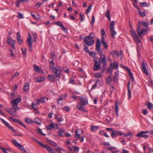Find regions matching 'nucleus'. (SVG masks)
<instances>
[{
    "mask_svg": "<svg viewBox=\"0 0 153 153\" xmlns=\"http://www.w3.org/2000/svg\"><path fill=\"white\" fill-rule=\"evenodd\" d=\"M128 94V98L130 99L131 97V92L130 90V82H129L127 85Z\"/></svg>",
    "mask_w": 153,
    "mask_h": 153,
    "instance_id": "nucleus-23",
    "label": "nucleus"
},
{
    "mask_svg": "<svg viewBox=\"0 0 153 153\" xmlns=\"http://www.w3.org/2000/svg\"><path fill=\"white\" fill-rule=\"evenodd\" d=\"M12 142L16 147L18 149L20 148V149L23 153H27L25 149L23 147V146L20 143H18L15 139L13 140Z\"/></svg>",
    "mask_w": 153,
    "mask_h": 153,
    "instance_id": "nucleus-6",
    "label": "nucleus"
},
{
    "mask_svg": "<svg viewBox=\"0 0 153 153\" xmlns=\"http://www.w3.org/2000/svg\"><path fill=\"white\" fill-rule=\"evenodd\" d=\"M92 6V5H90L89 7H88L86 10L85 11V13L86 14H88L91 10V7Z\"/></svg>",
    "mask_w": 153,
    "mask_h": 153,
    "instance_id": "nucleus-51",
    "label": "nucleus"
},
{
    "mask_svg": "<svg viewBox=\"0 0 153 153\" xmlns=\"http://www.w3.org/2000/svg\"><path fill=\"white\" fill-rule=\"evenodd\" d=\"M94 65L93 67L94 70V71H97L99 70L100 69L102 70L101 72L102 73L104 71L102 72V69L101 68L102 66L101 67H100L101 65V62H102L101 59L100 58V59L98 58H96L94 60Z\"/></svg>",
    "mask_w": 153,
    "mask_h": 153,
    "instance_id": "nucleus-4",
    "label": "nucleus"
},
{
    "mask_svg": "<svg viewBox=\"0 0 153 153\" xmlns=\"http://www.w3.org/2000/svg\"><path fill=\"white\" fill-rule=\"evenodd\" d=\"M5 125L10 130L14 132H16V131L14 129L12 126H10L9 124L7 122Z\"/></svg>",
    "mask_w": 153,
    "mask_h": 153,
    "instance_id": "nucleus-26",
    "label": "nucleus"
},
{
    "mask_svg": "<svg viewBox=\"0 0 153 153\" xmlns=\"http://www.w3.org/2000/svg\"><path fill=\"white\" fill-rule=\"evenodd\" d=\"M105 31L103 29H101V34L102 36L101 38H102L103 37V39H104V35H105Z\"/></svg>",
    "mask_w": 153,
    "mask_h": 153,
    "instance_id": "nucleus-52",
    "label": "nucleus"
},
{
    "mask_svg": "<svg viewBox=\"0 0 153 153\" xmlns=\"http://www.w3.org/2000/svg\"><path fill=\"white\" fill-rule=\"evenodd\" d=\"M130 32L133 37L137 35L135 30L133 29H132Z\"/></svg>",
    "mask_w": 153,
    "mask_h": 153,
    "instance_id": "nucleus-43",
    "label": "nucleus"
},
{
    "mask_svg": "<svg viewBox=\"0 0 153 153\" xmlns=\"http://www.w3.org/2000/svg\"><path fill=\"white\" fill-rule=\"evenodd\" d=\"M11 104L12 106V108L14 110L15 112H16L18 109H19V108L18 107V105H13L12 103Z\"/></svg>",
    "mask_w": 153,
    "mask_h": 153,
    "instance_id": "nucleus-30",
    "label": "nucleus"
},
{
    "mask_svg": "<svg viewBox=\"0 0 153 153\" xmlns=\"http://www.w3.org/2000/svg\"><path fill=\"white\" fill-rule=\"evenodd\" d=\"M37 79V82H40L44 81L45 79V78L43 77H38Z\"/></svg>",
    "mask_w": 153,
    "mask_h": 153,
    "instance_id": "nucleus-40",
    "label": "nucleus"
},
{
    "mask_svg": "<svg viewBox=\"0 0 153 153\" xmlns=\"http://www.w3.org/2000/svg\"><path fill=\"white\" fill-rule=\"evenodd\" d=\"M99 128V126H92L91 127V130L92 131H94L97 130Z\"/></svg>",
    "mask_w": 153,
    "mask_h": 153,
    "instance_id": "nucleus-39",
    "label": "nucleus"
},
{
    "mask_svg": "<svg viewBox=\"0 0 153 153\" xmlns=\"http://www.w3.org/2000/svg\"><path fill=\"white\" fill-rule=\"evenodd\" d=\"M17 17L20 19L24 18L23 17V15L19 12H18V14L17 16Z\"/></svg>",
    "mask_w": 153,
    "mask_h": 153,
    "instance_id": "nucleus-58",
    "label": "nucleus"
},
{
    "mask_svg": "<svg viewBox=\"0 0 153 153\" xmlns=\"http://www.w3.org/2000/svg\"><path fill=\"white\" fill-rule=\"evenodd\" d=\"M25 122L27 124L33 123L32 120L28 118H25Z\"/></svg>",
    "mask_w": 153,
    "mask_h": 153,
    "instance_id": "nucleus-41",
    "label": "nucleus"
},
{
    "mask_svg": "<svg viewBox=\"0 0 153 153\" xmlns=\"http://www.w3.org/2000/svg\"><path fill=\"white\" fill-rule=\"evenodd\" d=\"M83 106L84 105H82L79 104L76 106L77 108L78 109L79 111H83L84 112H87V111L84 109L83 108Z\"/></svg>",
    "mask_w": 153,
    "mask_h": 153,
    "instance_id": "nucleus-18",
    "label": "nucleus"
},
{
    "mask_svg": "<svg viewBox=\"0 0 153 153\" xmlns=\"http://www.w3.org/2000/svg\"><path fill=\"white\" fill-rule=\"evenodd\" d=\"M30 85L28 83L26 82L23 88L24 92H26L29 90Z\"/></svg>",
    "mask_w": 153,
    "mask_h": 153,
    "instance_id": "nucleus-22",
    "label": "nucleus"
},
{
    "mask_svg": "<svg viewBox=\"0 0 153 153\" xmlns=\"http://www.w3.org/2000/svg\"><path fill=\"white\" fill-rule=\"evenodd\" d=\"M114 21H112L110 22V30L111 32V37L113 39L115 38L114 35L117 33V32L114 30Z\"/></svg>",
    "mask_w": 153,
    "mask_h": 153,
    "instance_id": "nucleus-7",
    "label": "nucleus"
},
{
    "mask_svg": "<svg viewBox=\"0 0 153 153\" xmlns=\"http://www.w3.org/2000/svg\"><path fill=\"white\" fill-rule=\"evenodd\" d=\"M144 133H143L142 131L140 132L138 134H137L136 135L137 137H139L140 138H148L149 136L148 135H145Z\"/></svg>",
    "mask_w": 153,
    "mask_h": 153,
    "instance_id": "nucleus-14",
    "label": "nucleus"
},
{
    "mask_svg": "<svg viewBox=\"0 0 153 153\" xmlns=\"http://www.w3.org/2000/svg\"><path fill=\"white\" fill-rule=\"evenodd\" d=\"M55 24L58 26L60 27H62L63 25L61 22H55Z\"/></svg>",
    "mask_w": 153,
    "mask_h": 153,
    "instance_id": "nucleus-49",
    "label": "nucleus"
},
{
    "mask_svg": "<svg viewBox=\"0 0 153 153\" xmlns=\"http://www.w3.org/2000/svg\"><path fill=\"white\" fill-rule=\"evenodd\" d=\"M111 77L110 76H108L106 79V83L108 85L111 84Z\"/></svg>",
    "mask_w": 153,
    "mask_h": 153,
    "instance_id": "nucleus-32",
    "label": "nucleus"
},
{
    "mask_svg": "<svg viewBox=\"0 0 153 153\" xmlns=\"http://www.w3.org/2000/svg\"><path fill=\"white\" fill-rule=\"evenodd\" d=\"M15 41H16L15 40H12L11 42V43L9 44V45H11L13 48H15Z\"/></svg>",
    "mask_w": 153,
    "mask_h": 153,
    "instance_id": "nucleus-50",
    "label": "nucleus"
},
{
    "mask_svg": "<svg viewBox=\"0 0 153 153\" xmlns=\"http://www.w3.org/2000/svg\"><path fill=\"white\" fill-rule=\"evenodd\" d=\"M0 149H1L4 153H10V152L8 149H6L0 147Z\"/></svg>",
    "mask_w": 153,
    "mask_h": 153,
    "instance_id": "nucleus-36",
    "label": "nucleus"
},
{
    "mask_svg": "<svg viewBox=\"0 0 153 153\" xmlns=\"http://www.w3.org/2000/svg\"><path fill=\"white\" fill-rule=\"evenodd\" d=\"M123 134V133L120 131H112L111 134V136L113 138H116L117 136V135H121Z\"/></svg>",
    "mask_w": 153,
    "mask_h": 153,
    "instance_id": "nucleus-10",
    "label": "nucleus"
},
{
    "mask_svg": "<svg viewBox=\"0 0 153 153\" xmlns=\"http://www.w3.org/2000/svg\"><path fill=\"white\" fill-rule=\"evenodd\" d=\"M111 66H112L113 68L116 69H118L119 67L118 63L115 62H114L113 64H111Z\"/></svg>",
    "mask_w": 153,
    "mask_h": 153,
    "instance_id": "nucleus-29",
    "label": "nucleus"
},
{
    "mask_svg": "<svg viewBox=\"0 0 153 153\" xmlns=\"http://www.w3.org/2000/svg\"><path fill=\"white\" fill-rule=\"evenodd\" d=\"M88 54L89 55L94 57H95L97 56V53H96L94 52H89Z\"/></svg>",
    "mask_w": 153,
    "mask_h": 153,
    "instance_id": "nucleus-46",
    "label": "nucleus"
},
{
    "mask_svg": "<svg viewBox=\"0 0 153 153\" xmlns=\"http://www.w3.org/2000/svg\"><path fill=\"white\" fill-rule=\"evenodd\" d=\"M83 131L81 129H77L75 131V139L78 140L80 137L81 135L83 133Z\"/></svg>",
    "mask_w": 153,
    "mask_h": 153,
    "instance_id": "nucleus-9",
    "label": "nucleus"
},
{
    "mask_svg": "<svg viewBox=\"0 0 153 153\" xmlns=\"http://www.w3.org/2000/svg\"><path fill=\"white\" fill-rule=\"evenodd\" d=\"M84 51L86 52L89 53V52H90V51H89V50L88 49V46L85 45V44H84Z\"/></svg>",
    "mask_w": 153,
    "mask_h": 153,
    "instance_id": "nucleus-45",
    "label": "nucleus"
},
{
    "mask_svg": "<svg viewBox=\"0 0 153 153\" xmlns=\"http://www.w3.org/2000/svg\"><path fill=\"white\" fill-rule=\"evenodd\" d=\"M79 100L81 102L79 104L85 105L87 104L88 101L87 99L85 97H79Z\"/></svg>",
    "mask_w": 153,
    "mask_h": 153,
    "instance_id": "nucleus-13",
    "label": "nucleus"
},
{
    "mask_svg": "<svg viewBox=\"0 0 153 153\" xmlns=\"http://www.w3.org/2000/svg\"><path fill=\"white\" fill-rule=\"evenodd\" d=\"M28 41H27V43H29L31 45V42H32V36L30 34L28 33Z\"/></svg>",
    "mask_w": 153,
    "mask_h": 153,
    "instance_id": "nucleus-34",
    "label": "nucleus"
},
{
    "mask_svg": "<svg viewBox=\"0 0 153 153\" xmlns=\"http://www.w3.org/2000/svg\"><path fill=\"white\" fill-rule=\"evenodd\" d=\"M133 39L134 41L136 42L139 43H140L141 42V41L138 37L137 35L133 37Z\"/></svg>",
    "mask_w": 153,
    "mask_h": 153,
    "instance_id": "nucleus-31",
    "label": "nucleus"
},
{
    "mask_svg": "<svg viewBox=\"0 0 153 153\" xmlns=\"http://www.w3.org/2000/svg\"><path fill=\"white\" fill-rule=\"evenodd\" d=\"M12 41V38L10 36H8L7 38V43L9 44L11 43V42Z\"/></svg>",
    "mask_w": 153,
    "mask_h": 153,
    "instance_id": "nucleus-62",
    "label": "nucleus"
},
{
    "mask_svg": "<svg viewBox=\"0 0 153 153\" xmlns=\"http://www.w3.org/2000/svg\"><path fill=\"white\" fill-rule=\"evenodd\" d=\"M50 69L52 71L53 74L52 75L49 74L48 75V79L49 80L53 82H55V79L59 81L61 77V74L62 72V69L60 67L57 68L56 67L51 66Z\"/></svg>",
    "mask_w": 153,
    "mask_h": 153,
    "instance_id": "nucleus-2",
    "label": "nucleus"
},
{
    "mask_svg": "<svg viewBox=\"0 0 153 153\" xmlns=\"http://www.w3.org/2000/svg\"><path fill=\"white\" fill-rule=\"evenodd\" d=\"M63 70L64 71L65 73L68 74L69 73V71L68 68L66 67H64L63 68Z\"/></svg>",
    "mask_w": 153,
    "mask_h": 153,
    "instance_id": "nucleus-59",
    "label": "nucleus"
},
{
    "mask_svg": "<svg viewBox=\"0 0 153 153\" xmlns=\"http://www.w3.org/2000/svg\"><path fill=\"white\" fill-rule=\"evenodd\" d=\"M141 26V22L139 21L138 22L137 28V32L139 36H140L143 35H146L148 33L147 29H144L143 28H141V31H140Z\"/></svg>",
    "mask_w": 153,
    "mask_h": 153,
    "instance_id": "nucleus-5",
    "label": "nucleus"
},
{
    "mask_svg": "<svg viewBox=\"0 0 153 153\" xmlns=\"http://www.w3.org/2000/svg\"><path fill=\"white\" fill-rule=\"evenodd\" d=\"M10 110L9 109H8L7 108H4V110H5L7 112H8L9 113H10H10H11V112H12V108H10Z\"/></svg>",
    "mask_w": 153,
    "mask_h": 153,
    "instance_id": "nucleus-60",
    "label": "nucleus"
},
{
    "mask_svg": "<svg viewBox=\"0 0 153 153\" xmlns=\"http://www.w3.org/2000/svg\"><path fill=\"white\" fill-rule=\"evenodd\" d=\"M111 54L113 57H115L116 56L118 57L119 56V53L117 51H112L111 52Z\"/></svg>",
    "mask_w": 153,
    "mask_h": 153,
    "instance_id": "nucleus-28",
    "label": "nucleus"
},
{
    "mask_svg": "<svg viewBox=\"0 0 153 153\" xmlns=\"http://www.w3.org/2000/svg\"><path fill=\"white\" fill-rule=\"evenodd\" d=\"M31 107L35 110H36L38 109L37 106L34 104L33 102H32L31 104Z\"/></svg>",
    "mask_w": 153,
    "mask_h": 153,
    "instance_id": "nucleus-48",
    "label": "nucleus"
},
{
    "mask_svg": "<svg viewBox=\"0 0 153 153\" xmlns=\"http://www.w3.org/2000/svg\"><path fill=\"white\" fill-rule=\"evenodd\" d=\"M48 142L50 145L52 146H54L55 147L57 146V144L53 141L49 140L48 141Z\"/></svg>",
    "mask_w": 153,
    "mask_h": 153,
    "instance_id": "nucleus-47",
    "label": "nucleus"
},
{
    "mask_svg": "<svg viewBox=\"0 0 153 153\" xmlns=\"http://www.w3.org/2000/svg\"><path fill=\"white\" fill-rule=\"evenodd\" d=\"M58 125L56 123L53 124L50 123L48 126H46V128L48 130H50L53 128L57 129L58 128Z\"/></svg>",
    "mask_w": 153,
    "mask_h": 153,
    "instance_id": "nucleus-11",
    "label": "nucleus"
},
{
    "mask_svg": "<svg viewBox=\"0 0 153 153\" xmlns=\"http://www.w3.org/2000/svg\"><path fill=\"white\" fill-rule=\"evenodd\" d=\"M79 147L76 146L74 147L73 149V151L74 152H78L79 150Z\"/></svg>",
    "mask_w": 153,
    "mask_h": 153,
    "instance_id": "nucleus-54",
    "label": "nucleus"
},
{
    "mask_svg": "<svg viewBox=\"0 0 153 153\" xmlns=\"http://www.w3.org/2000/svg\"><path fill=\"white\" fill-rule=\"evenodd\" d=\"M32 138L33 140H34L36 142H37L39 145L41 146V145L42 144V143L41 142H40V141H39L38 140H37L35 139V138H34L33 137H32Z\"/></svg>",
    "mask_w": 153,
    "mask_h": 153,
    "instance_id": "nucleus-63",
    "label": "nucleus"
},
{
    "mask_svg": "<svg viewBox=\"0 0 153 153\" xmlns=\"http://www.w3.org/2000/svg\"><path fill=\"white\" fill-rule=\"evenodd\" d=\"M42 148L45 149L46 150L50 153H55L53 151L51 147L49 146L46 145L44 144L43 143L40 146Z\"/></svg>",
    "mask_w": 153,
    "mask_h": 153,
    "instance_id": "nucleus-12",
    "label": "nucleus"
},
{
    "mask_svg": "<svg viewBox=\"0 0 153 153\" xmlns=\"http://www.w3.org/2000/svg\"><path fill=\"white\" fill-rule=\"evenodd\" d=\"M125 69H126L128 72V73L130 76L131 78L132 82H134V78L133 77V74L131 72V70L129 68L127 67H125Z\"/></svg>",
    "mask_w": 153,
    "mask_h": 153,
    "instance_id": "nucleus-20",
    "label": "nucleus"
},
{
    "mask_svg": "<svg viewBox=\"0 0 153 153\" xmlns=\"http://www.w3.org/2000/svg\"><path fill=\"white\" fill-rule=\"evenodd\" d=\"M67 97V95L66 94H64L62 95L57 100L58 103H59V100H64L65 99V98Z\"/></svg>",
    "mask_w": 153,
    "mask_h": 153,
    "instance_id": "nucleus-33",
    "label": "nucleus"
},
{
    "mask_svg": "<svg viewBox=\"0 0 153 153\" xmlns=\"http://www.w3.org/2000/svg\"><path fill=\"white\" fill-rule=\"evenodd\" d=\"M83 106L84 105H82L79 104L76 106L77 108L78 109L79 111H83L84 112H87V111L84 109L83 108Z\"/></svg>",
    "mask_w": 153,
    "mask_h": 153,
    "instance_id": "nucleus-19",
    "label": "nucleus"
},
{
    "mask_svg": "<svg viewBox=\"0 0 153 153\" xmlns=\"http://www.w3.org/2000/svg\"><path fill=\"white\" fill-rule=\"evenodd\" d=\"M13 121L19 123L20 125L22 126L24 128L26 127V126L22 122L18 120L17 119L14 118V119H13Z\"/></svg>",
    "mask_w": 153,
    "mask_h": 153,
    "instance_id": "nucleus-27",
    "label": "nucleus"
},
{
    "mask_svg": "<svg viewBox=\"0 0 153 153\" xmlns=\"http://www.w3.org/2000/svg\"><path fill=\"white\" fill-rule=\"evenodd\" d=\"M141 25H142L143 27H148L149 24V23L148 22H146L145 21H142L141 22Z\"/></svg>",
    "mask_w": 153,
    "mask_h": 153,
    "instance_id": "nucleus-37",
    "label": "nucleus"
},
{
    "mask_svg": "<svg viewBox=\"0 0 153 153\" xmlns=\"http://www.w3.org/2000/svg\"><path fill=\"white\" fill-rule=\"evenodd\" d=\"M17 35V39L18 43L21 45L23 42V40L21 38V36L20 35L19 32H17L16 33Z\"/></svg>",
    "mask_w": 153,
    "mask_h": 153,
    "instance_id": "nucleus-15",
    "label": "nucleus"
},
{
    "mask_svg": "<svg viewBox=\"0 0 153 153\" xmlns=\"http://www.w3.org/2000/svg\"><path fill=\"white\" fill-rule=\"evenodd\" d=\"M114 110L115 111V113L116 116L117 117H118V103L117 102H116L115 103V107L114 108Z\"/></svg>",
    "mask_w": 153,
    "mask_h": 153,
    "instance_id": "nucleus-21",
    "label": "nucleus"
},
{
    "mask_svg": "<svg viewBox=\"0 0 153 153\" xmlns=\"http://www.w3.org/2000/svg\"><path fill=\"white\" fill-rule=\"evenodd\" d=\"M135 7L138 10V12L139 13V14L141 17H144L146 16V10H143V12H142L141 10L137 6H135Z\"/></svg>",
    "mask_w": 153,
    "mask_h": 153,
    "instance_id": "nucleus-17",
    "label": "nucleus"
},
{
    "mask_svg": "<svg viewBox=\"0 0 153 153\" xmlns=\"http://www.w3.org/2000/svg\"><path fill=\"white\" fill-rule=\"evenodd\" d=\"M115 75L114 76V77L113 78V79L114 81L116 83V82L117 81V79H118L117 78H118V74H117V75L116 74V72H115Z\"/></svg>",
    "mask_w": 153,
    "mask_h": 153,
    "instance_id": "nucleus-53",
    "label": "nucleus"
},
{
    "mask_svg": "<svg viewBox=\"0 0 153 153\" xmlns=\"http://www.w3.org/2000/svg\"><path fill=\"white\" fill-rule=\"evenodd\" d=\"M140 4L142 7H146L149 6L148 4L146 2H144L140 3Z\"/></svg>",
    "mask_w": 153,
    "mask_h": 153,
    "instance_id": "nucleus-44",
    "label": "nucleus"
},
{
    "mask_svg": "<svg viewBox=\"0 0 153 153\" xmlns=\"http://www.w3.org/2000/svg\"><path fill=\"white\" fill-rule=\"evenodd\" d=\"M101 42L102 44L103 47L105 48V49H107L108 47V45L105 41L104 39H103V37L101 39Z\"/></svg>",
    "mask_w": 153,
    "mask_h": 153,
    "instance_id": "nucleus-24",
    "label": "nucleus"
},
{
    "mask_svg": "<svg viewBox=\"0 0 153 153\" xmlns=\"http://www.w3.org/2000/svg\"><path fill=\"white\" fill-rule=\"evenodd\" d=\"M61 28L65 33H66L67 32L68 29L65 28L64 25L61 27Z\"/></svg>",
    "mask_w": 153,
    "mask_h": 153,
    "instance_id": "nucleus-55",
    "label": "nucleus"
},
{
    "mask_svg": "<svg viewBox=\"0 0 153 153\" xmlns=\"http://www.w3.org/2000/svg\"><path fill=\"white\" fill-rule=\"evenodd\" d=\"M30 13L31 16H32L33 17L34 19L36 20H39L40 19L41 17H40V16H39V15L38 14V16L37 17H36L35 16V15L34 14H33L32 13V12H30Z\"/></svg>",
    "mask_w": 153,
    "mask_h": 153,
    "instance_id": "nucleus-35",
    "label": "nucleus"
},
{
    "mask_svg": "<svg viewBox=\"0 0 153 153\" xmlns=\"http://www.w3.org/2000/svg\"><path fill=\"white\" fill-rule=\"evenodd\" d=\"M21 101V98H16L13 100L11 103H12L13 105H18Z\"/></svg>",
    "mask_w": 153,
    "mask_h": 153,
    "instance_id": "nucleus-16",
    "label": "nucleus"
},
{
    "mask_svg": "<svg viewBox=\"0 0 153 153\" xmlns=\"http://www.w3.org/2000/svg\"><path fill=\"white\" fill-rule=\"evenodd\" d=\"M95 76L97 78L102 77V75L100 73H97L96 74Z\"/></svg>",
    "mask_w": 153,
    "mask_h": 153,
    "instance_id": "nucleus-61",
    "label": "nucleus"
},
{
    "mask_svg": "<svg viewBox=\"0 0 153 153\" xmlns=\"http://www.w3.org/2000/svg\"><path fill=\"white\" fill-rule=\"evenodd\" d=\"M147 106L148 109L151 110L153 108V104L150 102H148Z\"/></svg>",
    "mask_w": 153,
    "mask_h": 153,
    "instance_id": "nucleus-42",
    "label": "nucleus"
},
{
    "mask_svg": "<svg viewBox=\"0 0 153 153\" xmlns=\"http://www.w3.org/2000/svg\"><path fill=\"white\" fill-rule=\"evenodd\" d=\"M34 71L37 72H39L41 70V68L39 67L36 65H33Z\"/></svg>",
    "mask_w": 153,
    "mask_h": 153,
    "instance_id": "nucleus-25",
    "label": "nucleus"
},
{
    "mask_svg": "<svg viewBox=\"0 0 153 153\" xmlns=\"http://www.w3.org/2000/svg\"><path fill=\"white\" fill-rule=\"evenodd\" d=\"M64 132V131H62V130H60L58 132L59 136H63L62 134Z\"/></svg>",
    "mask_w": 153,
    "mask_h": 153,
    "instance_id": "nucleus-57",
    "label": "nucleus"
},
{
    "mask_svg": "<svg viewBox=\"0 0 153 153\" xmlns=\"http://www.w3.org/2000/svg\"><path fill=\"white\" fill-rule=\"evenodd\" d=\"M147 64H145L144 62H142L141 64V68L142 71L147 76L149 74L148 71V70L146 69V67Z\"/></svg>",
    "mask_w": 153,
    "mask_h": 153,
    "instance_id": "nucleus-8",
    "label": "nucleus"
},
{
    "mask_svg": "<svg viewBox=\"0 0 153 153\" xmlns=\"http://www.w3.org/2000/svg\"><path fill=\"white\" fill-rule=\"evenodd\" d=\"M95 36L94 33H91L88 36H85L84 38V42L85 44L88 47H90L95 43V41L94 40H92L94 39Z\"/></svg>",
    "mask_w": 153,
    "mask_h": 153,
    "instance_id": "nucleus-3",
    "label": "nucleus"
},
{
    "mask_svg": "<svg viewBox=\"0 0 153 153\" xmlns=\"http://www.w3.org/2000/svg\"><path fill=\"white\" fill-rule=\"evenodd\" d=\"M41 121L40 119L38 118H35L34 121L35 123L39 125H40L41 124Z\"/></svg>",
    "mask_w": 153,
    "mask_h": 153,
    "instance_id": "nucleus-38",
    "label": "nucleus"
},
{
    "mask_svg": "<svg viewBox=\"0 0 153 153\" xmlns=\"http://www.w3.org/2000/svg\"><path fill=\"white\" fill-rule=\"evenodd\" d=\"M101 42H100L99 39H97L95 49L99 55L100 56L101 61L102 64V65L101 68L102 69V72H103L105 68V67L107 63L105 55L104 54H102V51H101Z\"/></svg>",
    "mask_w": 153,
    "mask_h": 153,
    "instance_id": "nucleus-1",
    "label": "nucleus"
},
{
    "mask_svg": "<svg viewBox=\"0 0 153 153\" xmlns=\"http://www.w3.org/2000/svg\"><path fill=\"white\" fill-rule=\"evenodd\" d=\"M39 100L40 102L42 103H44L45 102V99L43 97L39 99Z\"/></svg>",
    "mask_w": 153,
    "mask_h": 153,
    "instance_id": "nucleus-64",
    "label": "nucleus"
},
{
    "mask_svg": "<svg viewBox=\"0 0 153 153\" xmlns=\"http://www.w3.org/2000/svg\"><path fill=\"white\" fill-rule=\"evenodd\" d=\"M37 131L39 134H42L43 136H44L46 135L45 134H44L42 132L41 129H40V128H39L38 129Z\"/></svg>",
    "mask_w": 153,
    "mask_h": 153,
    "instance_id": "nucleus-56",
    "label": "nucleus"
}]
</instances>
